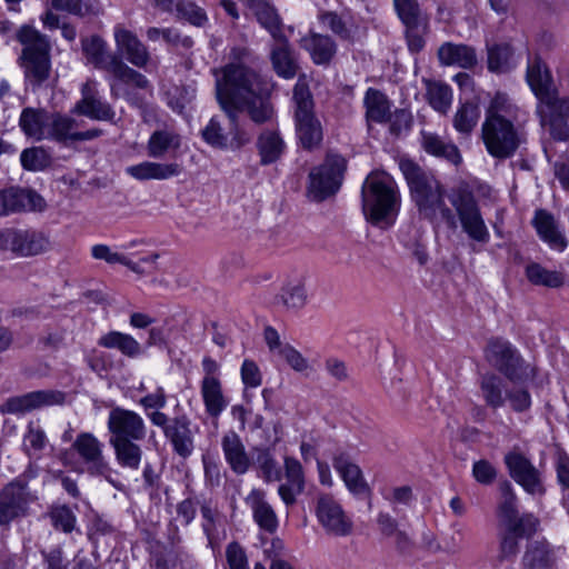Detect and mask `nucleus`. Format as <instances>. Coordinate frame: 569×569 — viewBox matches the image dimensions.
<instances>
[{"instance_id": "69168bd1", "label": "nucleus", "mask_w": 569, "mask_h": 569, "mask_svg": "<svg viewBox=\"0 0 569 569\" xmlns=\"http://www.w3.org/2000/svg\"><path fill=\"white\" fill-rule=\"evenodd\" d=\"M226 558L229 569H249L246 551L236 541L227 546Z\"/></svg>"}, {"instance_id": "a18cd8bd", "label": "nucleus", "mask_w": 569, "mask_h": 569, "mask_svg": "<svg viewBox=\"0 0 569 569\" xmlns=\"http://www.w3.org/2000/svg\"><path fill=\"white\" fill-rule=\"evenodd\" d=\"M250 8H252L259 23L269 31L274 40L284 37L281 19L273 6L264 0H258Z\"/></svg>"}, {"instance_id": "3c124183", "label": "nucleus", "mask_w": 569, "mask_h": 569, "mask_svg": "<svg viewBox=\"0 0 569 569\" xmlns=\"http://www.w3.org/2000/svg\"><path fill=\"white\" fill-rule=\"evenodd\" d=\"M528 280L536 286L558 288L563 283V276L553 270H548L539 263H530L526 268Z\"/></svg>"}, {"instance_id": "680f3d73", "label": "nucleus", "mask_w": 569, "mask_h": 569, "mask_svg": "<svg viewBox=\"0 0 569 569\" xmlns=\"http://www.w3.org/2000/svg\"><path fill=\"white\" fill-rule=\"evenodd\" d=\"M387 121L390 123V132L395 136H400L411 129L413 119L409 110L397 109L393 113L389 112Z\"/></svg>"}, {"instance_id": "37998d69", "label": "nucleus", "mask_w": 569, "mask_h": 569, "mask_svg": "<svg viewBox=\"0 0 569 569\" xmlns=\"http://www.w3.org/2000/svg\"><path fill=\"white\" fill-rule=\"evenodd\" d=\"M366 117L368 121L383 123L390 112V101L387 96L378 89L369 88L363 98Z\"/></svg>"}, {"instance_id": "4d7b16f0", "label": "nucleus", "mask_w": 569, "mask_h": 569, "mask_svg": "<svg viewBox=\"0 0 569 569\" xmlns=\"http://www.w3.org/2000/svg\"><path fill=\"white\" fill-rule=\"evenodd\" d=\"M177 12L197 27H201L208 21L206 11L190 0H178Z\"/></svg>"}, {"instance_id": "7c9ffc66", "label": "nucleus", "mask_w": 569, "mask_h": 569, "mask_svg": "<svg viewBox=\"0 0 569 569\" xmlns=\"http://www.w3.org/2000/svg\"><path fill=\"white\" fill-rule=\"evenodd\" d=\"M221 448L227 463L234 473L243 475L249 470L251 461L237 432H226L221 438Z\"/></svg>"}, {"instance_id": "c03bdc74", "label": "nucleus", "mask_w": 569, "mask_h": 569, "mask_svg": "<svg viewBox=\"0 0 569 569\" xmlns=\"http://www.w3.org/2000/svg\"><path fill=\"white\" fill-rule=\"evenodd\" d=\"M260 162L263 166L276 162L284 151V142L276 131H263L257 140Z\"/></svg>"}, {"instance_id": "412c9836", "label": "nucleus", "mask_w": 569, "mask_h": 569, "mask_svg": "<svg viewBox=\"0 0 569 569\" xmlns=\"http://www.w3.org/2000/svg\"><path fill=\"white\" fill-rule=\"evenodd\" d=\"M72 111L91 120L113 121L116 112L110 103L99 96L97 83L88 80L81 87V99L77 101Z\"/></svg>"}, {"instance_id": "864d4df0", "label": "nucleus", "mask_w": 569, "mask_h": 569, "mask_svg": "<svg viewBox=\"0 0 569 569\" xmlns=\"http://www.w3.org/2000/svg\"><path fill=\"white\" fill-rule=\"evenodd\" d=\"M47 436L37 421H29L23 435V450L28 456L41 452L47 445Z\"/></svg>"}, {"instance_id": "ea45409f", "label": "nucleus", "mask_w": 569, "mask_h": 569, "mask_svg": "<svg viewBox=\"0 0 569 569\" xmlns=\"http://www.w3.org/2000/svg\"><path fill=\"white\" fill-rule=\"evenodd\" d=\"M181 146V137L172 130H156L147 142V152L150 158H163L169 151H176Z\"/></svg>"}, {"instance_id": "4c0bfd02", "label": "nucleus", "mask_w": 569, "mask_h": 569, "mask_svg": "<svg viewBox=\"0 0 569 569\" xmlns=\"http://www.w3.org/2000/svg\"><path fill=\"white\" fill-rule=\"evenodd\" d=\"M553 562V550L546 540L529 543L522 558L527 569H552Z\"/></svg>"}, {"instance_id": "f704fd0d", "label": "nucleus", "mask_w": 569, "mask_h": 569, "mask_svg": "<svg viewBox=\"0 0 569 569\" xmlns=\"http://www.w3.org/2000/svg\"><path fill=\"white\" fill-rule=\"evenodd\" d=\"M438 58L445 66H457L463 69L472 68L477 63L473 48L451 42H446L438 49Z\"/></svg>"}, {"instance_id": "49530a36", "label": "nucleus", "mask_w": 569, "mask_h": 569, "mask_svg": "<svg viewBox=\"0 0 569 569\" xmlns=\"http://www.w3.org/2000/svg\"><path fill=\"white\" fill-rule=\"evenodd\" d=\"M277 302L290 310L301 309L307 302L306 284L301 279L288 281L277 296Z\"/></svg>"}, {"instance_id": "bf43d9fd", "label": "nucleus", "mask_w": 569, "mask_h": 569, "mask_svg": "<svg viewBox=\"0 0 569 569\" xmlns=\"http://www.w3.org/2000/svg\"><path fill=\"white\" fill-rule=\"evenodd\" d=\"M257 465L267 482L280 481L282 478L281 469L276 459L268 450H261L257 457Z\"/></svg>"}, {"instance_id": "0e129e2a", "label": "nucleus", "mask_w": 569, "mask_h": 569, "mask_svg": "<svg viewBox=\"0 0 569 569\" xmlns=\"http://www.w3.org/2000/svg\"><path fill=\"white\" fill-rule=\"evenodd\" d=\"M51 8L57 11H64L77 17H84L90 11L84 0H50Z\"/></svg>"}, {"instance_id": "393cba45", "label": "nucleus", "mask_w": 569, "mask_h": 569, "mask_svg": "<svg viewBox=\"0 0 569 569\" xmlns=\"http://www.w3.org/2000/svg\"><path fill=\"white\" fill-rule=\"evenodd\" d=\"M332 465L349 491L355 495H365L370 491L360 467L349 453L345 451L337 452L332 458Z\"/></svg>"}, {"instance_id": "de8ad7c7", "label": "nucleus", "mask_w": 569, "mask_h": 569, "mask_svg": "<svg viewBox=\"0 0 569 569\" xmlns=\"http://www.w3.org/2000/svg\"><path fill=\"white\" fill-rule=\"evenodd\" d=\"M480 118V109L478 103L472 101H467L461 103L457 109L453 117V128L466 137L470 136V133L476 128Z\"/></svg>"}, {"instance_id": "ddd939ff", "label": "nucleus", "mask_w": 569, "mask_h": 569, "mask_svg": "<svg viewBox=\"0 0 569 569\" xmlns=\"http://www.w3.org/2000/svg\"><path fill=\"white\" fill-rule=\"evenodd\" d=\"M536 112L542 130L550 139L559 142L569 141V96L559 98L557 91L550 103L537 104Z\"/></svg>"}, {"instance_id": "6e6d98bb", "label": "nucleus", "mask_w": 569, "mask_h": 569, "mask_svg": "<svg viewBox=\"0 0 569 569\" xmlns=\"http://www.w3.org/2000/svg\"><path fill=\"white\" fill-rule=\"evenodd\" d=\"M318 20L320 24L327 29L333 32L336 36H338L342 40H348L351 37L350 30L343 21V19L333 11H322L318 14Z\"/></svg>"}, {"instance_id": "cd10ccee", "label": "nucleus", "mask_w": 569, "mask_h": 569, "mask_svg": "<svg viewBox=\"0 0 569 569\" xmlns=\"http://www.w3.org/2000/svg\"><path fill=\"white\" fill-rule=\"evenodd\" d=\"M181 171L182 167L177 162L142 161L126 168V173L139 181L167 180L178 177Z\"/></svg>"}, {"instance_id": "4be33fe9", "label": "nucleus", "mask_w": 569, "mask_h": 569, "mask_svg": "<svg viewBox=\"0 0 569 569\" xmlns=\"http://www.w3.org/2000/svg\"><path fill=\"white\" fill-rule=\"evenodd\" d=\"M44 207L43 198L33 190L17 187L0 190V217L22 211H41Z\"/></svg>"}, {"instance_id": "9b49d317", "label": "nucleus", "mask_w": 569, "mask_h": 569, "mask_svg": "<svg viewBox=\"0 0 569 569\" xmlns=\"http://www.w3.org/2000/svg\"><path fill=\"white\" fill-rule=\"evenodd\" d=\"M485 352L486 359L510 381H522L533 376L532 368L506 340H490Z\"/></svg>"}, {"instance_id": "774afa93", "label": "nucleus", "mask_w": 569, "mask_h": 569, "mask_svg": "<svg viewBox=\"0 0 569 569\" xmlns=\"http://www.w3.org/2000/svg\"><path fill=\"white\" fill-rule=\"evenodd\" d=\"M506 400L509 401L510 407L518 412L529 409L531 398L529 392L522 388H512L506 391Z\"/></svg>"}, {"instance_id": "4468645a", "label": "nucleus", "mask_w": 569, "mask_h": 569, "mask_svg": "<svg viewBox=\"0 0 569 569\" xmlns=\"http://www.w3.org/2000/svg\"><path fill=\"white\" fill-rule=\"evenodd\" d=\"M72 449L87 466L90 475L104 476L114 488L121 489L118 482L107 476L110 467L103 455V443L93 433L80 432L72 443Z\"/></svg>"}, {"instance_id": "338daca9", "label": "nucleus", "mask_w": 569, "mask_h": 569, "mask_svg": "<svg viewBox=\"0 0 569 569\" xmlns=\"http://www.w3.org/2000/svg\"><path fill=\"white\" fill-rule=\"evenodd\" d=\"M472 476L481 485H491L497 478V469L488 460L481 459L473 463Z\"/></svg>"}, {"instance_id": "bb28decb", "label": "nucleus", "mask_w": 569, "mask_h": 569, "mask_svg": "<svg viewBox=\"0 0 569 569\" xmlns=\"http://www.w3.org/2000/svg\"><path fill=\"white\" fill-rule=\"evenodd\" d=\"M114 41L118 50L126 56L131 64L137 68L147 67L150 60V53L133 32L122 26H117L114 28Z\"/></svg>"}, {"instance_id": "8fccbe9b", "label": "nucleus", "mask_w": 569, "mask_h": 569, "mask_svg": "<svg viewBox=\"0 0 569 569\" xmlns=\"http://www.w3.org/2000/svg\"><path fill=\"white\" fill-rule=\"evenodd\" d=\"M426 96L429 104L436 111L447 113L452 101V92L448 84L439 81H428Z\"/></svg>"}, {"instance_id": "09e8293b", "label": "nucleus", "mask_w": 569, "mask_h": 569, "mask_svg": "<svg viewBox=\"0 0 569 569\" xmlns=\"http://www.w3.org/2000/svg\"><path fill=\"white\" fill-rule=\"evenodd\" d=\"M392 1L397 16L406 28L418 27L421 22L428 21V17L422 12L418 0Z\"/></svg>"}, {"instance_id": "423d86ee", "label": "nucleus", "mask_w": 569, "mask_h": 569, "mask_svg": "<svg viewBox=\"0 0 569 569\" xmlns=\"http://www.w3.org/2000/svg\"><path fill=\"white\" fill-rule=\"evenodd\" d=\"M362 211L373 226L388 228L400 208V194L393 179L386 173H371L362 184Z\"/></svg>"}, {"instance_id": "aec40b11", "label": "nucleus", "mask_w": 569, "mask_h": 569, "mask_svg": "<svg viewBox=\"0 0 569 569\" xmlns=\"http://www.w3.org/2000/svg\"><path fill=\"white\" fill-rule=\"evenodd\" d=\"M30 493L26 485L10 482L0 491V526L9 525L28 513Z\"/></svg>"}, {"instance_id": "2eb2a0df", "label": "nucleus", "mask_w": 569, "mask_h": 569, "mask_svg": "<svg viewBox=\"0 0 569 569\" xmlns=\"http://www.w3.org/2000/svg\"><path fill=\"white\" fill-rule=\"evenodd\" d=\"M108 430L110 441L143 440L147 435V426L143 418L136 411L114 407L108 416Z\"/></svg>"}, {"instance_id": "dca6fc26", "label": "nucleus", "mask_w": 569, "mask_h": 569, "mask_svg": "<svg viewBox=\"0 0 569 569\" xmlns=\"http://www.w3.org/2000/svg\"><path fill=\"white\" fill-rule=\"evenodd\" d=\"M503 461L510 477L530 495H542L545 492L540 471L519 450L509 451Z\"/></svg>"}, {"instance_id": "1a4fd4ad", "label": "nucleus", "mask_w": 569, "mask_h": 569, "mask_svg": "<svg viewBox=\"0 0 569 569\" xmlns=\"http://www.w3.org/2000/svg\"><path fill=\"white\" fill-rule=\"evenodd\" d=\"M48 233L34 228L0 229V251L10 252L18 258H32L51 250Z\"/></svg>"}, {"instance_id": "603ef678", "label": "nucleus", "mask_w": 569, "mask_h": 569, "mask_svg": "<svg viewBox=\"0 0 569 569\" xmlns=\"http://www.w3.org/2000/svg\"><path fill=\"white\" fill-rule=\"evenodd\" d=\"M513 50L508 43H498L488 48V69L506 72L512 67Z\"/></svg>"}, {"instance_id": "72a5a7b5", "label": "nucleus", "mask_w": 569, "mask_h": 569, "mask_svg": "<svg viewBox=\"0 0 569 569\" xmlns=\"http://www.w3.org/2000/svg\"><path fill=\"white\" fill-rule=\"evenodd\" d=\"M532 223L539 237L550 247L558 250H563L567 247V240L558 230L552 214L542 209L537 210Z\"/></svg>"}, {"instance_id": "5701e85b", "label": "nucleus", "mask_w": 569, "mask_h": 569, "mask_svg": "<svg viewBox=\"0 0 569 569\" xmlns=\"http://www.w3.org/2000/svg\"><path fill=\"white\" fill-rule=\"evenodd\" d=\"M526 80L538 99V104L550 103L558 91L553 84L550 71L539 57L529 59Z\"/></svg>"}, {"instance_id": "f3484780", "label": "nucleus", "mask_w": 569, "mask_h": 569, "mask_svg": "<svg viewBox=\"0 0 569 569\" xmlns=\"http://www.w3.org/2000/svg\"><path fill=\"white\" fill-rule=\"evenodd\" d=\"M316 515L325 530L337 537L351 533L353 523L333 497L323 495L317 500Z\"/></svg>"}, {"instance_id": "9d476101", "label": "nucleus", "mask_w": 569, "mask_h": 569, "mask_svg": "<svg viewBox=\"0 0 569 569\" xmlns=\"http://www.w3.org/2000/svg\"><path fill=\"white\" fill-rule=\"evenodd\" d=\"M346 160L339 154L328 153L322 164L309 174L308 192L312 200L322 201L335 194L343 179Z\"/></svg>"}, {"instance_id": "79ce46f5", "label": "nucleus", "mask_w": 569, "mask_h": 569, "mask_svg": "<svg viewBox=\"0 0 569 569\" xmlns=\"http://www.w3.org/2000/svg\"><path fill=\"white\" fill-rule=\"evenodd\" d=\"M481 397L486 405L491 409L501 408L506 402V391L503 381L493 373L482 375L479 381Z\"/></svg>"}, {"instance_id": "13d9d810", "label": "nucleus", "mask_w": 569, "mask_h": 569, "mask_svg": "<svg viewBox=\"0 0 569 569\" xmlns=\"http://www.w3.org/2000/svg\"><path fill=\"white\" fill-rule=\"evenodd\" d=\"M203 140L219 149H227L228 136L224 134L223 128L217 118H211L208 124L201 131Z\"/></svg>"}, {"instance_id": "473e14b6", "label": "nucleus", "mask_w": 569, "mask_h": 569, "mask_svg": "<svg viewBox=\"0 0 569 569\" xmlns=\"http://www.w3.org/2000/svg\"><path fill=\"white\" fill-rule=\"evenodd\" d=\"M98 345L107 349H116L128 358H138L143 353L141 343L129 333L109 331L98 339Z\"/></svg>"}, {"instance_id": "6e6552de", "label": "nucleus", "mask_w": 569, "mask_h": 569, "mask_svg": "<svg viewBox=\"0 0 569 569\" xmlns=\"http://www.w3.org/2000/svg\"><path fill=\"white\" fill-rule=\"evenodd\" d=\"M296 104L295 120L297 137L301 146L311 150L322 141V127L313 112V99L307 82L299 79L293 88Z\"/></svg>"}, {"instance_id": "a211bd4d", "label": "nucleus", "mask_w": 569, "mask_h": 569, "mask_svg": "<svg viewBox=\"0 0 569 569\" xmlns=\"http://www.w3.org/2000/svg\"><path fill=\"white\" fill-rule=\"evenodd\" d=\"M80 126L81 122L71 117L60 113H50L46 139L66 143L68 141H89L102 134V130L98 128L80 131Z\"/></svg>"}, {"instance_id": "c9c22d12", "label": "nucleus", "mask_w": 569, "mask_h": 569, "mask_svg": "<svg viewBox=\"0 0 569 569\" xmlns=\"http://www.w3.org/2000/svg\"><path fill=\"white\" fill-rule=\"evenodd\" d=\"M421 144L423 150L429 154L443 158L456 166L461 162V154L457 146L451 142H446L436 133L422 131Z\"/></svg>"}, {"instance_id": "b1692460", "label": "nucleus", "mask_w": 569, "mask_h": 569, "mask_svg": "<svg viewBox=\"0 0 569 569\" xmlns=\"http://www.w3.org/2000/svg\"><path fill=\"white\" fill-rule=\"evenodd\" d=\"M244 502L250 508L254 522L262 531L273 535L278 530V516L272 506L267 501L263 490L252 489L244 498Z\"/></svg>"}, {"instance_id": "a19ab883", "label": "nucleus", "mask_w": 569, "mask_h": 569, "mask_svg": "<svg viewBox=\"0 0 569 569\" xmlns=\"http://www.w3.org/2000/svg\"><path fill=\"white\" fill-rule=\"evenodd\" d=\"M140 440H119L110 441L113 448L117 463L130 470H138L142 461V448L138 443Z\"/></svg>"}, {"instance_id": "0eeeda50", "label": "nucleus", "mask_w": 569, "mask_h": 569, "mask_svg": "<svg viewBox=\"0 0 569 569\" xmlns=\"http://www.w3.org/2000/svg\"><path fill=\"white\" fill-rule=\"evenodd\" d=\"M17 39L23 46L20 64L24 78L32 87H39L50 77L51 43L47 36L29 26L20 28Z\"/></svg>"}, {"instance_id": "e2e57ef3", "label": "nucleus", "mask_w": 569, "mask_h": 569, "mask_svg": "<svg viewBox=\"0 0 569 569\" xmlns=\"http://www.w3.org/2000/svg\"><path fill=\"white\" fill-rule=\"evenodd\" d=\"M279 356L297 372H305L310 369L309 361L290 345H284Z\"/></svg>"}, {"instance_id": "5fc2aeb1", "label": "nucleus", "mask_w": 569, "mask_h": 569, "mask_svg": "<svg viewBox=\"0 0 569 569\" xmlns=\"http://www.w3.org/2000/svg\"><path fill=\"white\" fill-rule=\"evenodd\" d=\"M49 517L51 519L52 526L57 530L70 533L76 527V515L69 507L64 505L52 507L49 512Z\"/></svg>"}, {"instance_id": "2f4dec72", "label": "nucleus", "mask_w": 569, "mask_h": 569, "mask_svg": "<svg viewBox=\"0 0 569 569\" xmlns=\"http://www.w3.org/2000/svg\"><path fill=\"white\" fill-rule=\"evenodd\" d=\"M270 52V59L274 72L284 79H292L298 71V63L292 54L289 42L286 37L276 39Z\"/></svg>"}, {"instance_id": "052dcab7", "label": "nucleus", "mask_w": 569, "mask_h": 569, "mask_svg": "<svg viewBox=\"0 0 569 569\" xmlns=\"http://www.w3.org/2000/svg\"><path fill=\"white\" fill-rule=\"evenodd\" d=\"M21 164L24 169L38 171L48 164V156L41 148H29L22 151L20 156Z\"/></svg>"}, {"instance_id": "c756f323", "label": "nucleus", "mask_w": 569, "mask_h": 569, "mask_svg": "<svg viewBox=\"0 0 569 569\" xmlns=\"http://www.w3.org/2000/svg\"><path fill=\"white\" fill-rule=\"evenodd\" d=\"M300 47L310 54L312 62L318 66L329 64L337 52V43L331 37L313 31L301 38Z\"/></svg>"}, {"instance_id": "7ed1b4c3", "label": "nucleus", "mask_w": 569, "mask_h": 569, "mask_svg": "<svg viewBox=\"0 0 569 569\" xmlns=\"http://www.w3.org/2000/svg\"><path fill=\"white\" fill-rule=\"evenodd\" d=\"M82 50L88 60L97 69L107 72V80L110 86V94L117 99L126 98L132 102L133 97L129 90L122 86H129L137 89H149V80L139 71L132 69L123 62L121 57L107 50V43L98 36L82 40Z\"/></svg>"}, {"instance_id": "e433bc0d", "label": "nucleus", "mask_w": 569, "mask_h": 569, "mask_svg": "<svg viewBox=\"0 0 569 569\" xmlns=\"http://www.w3.org/2000/svg\"><path fill=\"white\" fill-rule=\"evenodd\" d=\"M49 116L43 109L26 108L19 119L20 128L28 137L43 140L47 137Z\"/></svg>"}, {"instance_id": "f03ea898", "label": "nucleus", "mask_w": 569, "mask_h": 569, "mask_svg": "<svg viewBox=\"0 0 569 569\" xmlns=\"http://www.w3.org/2000/svg\"><path fill=\"white\" fill-rule=\"evenodd\" d=\"M520 113V109L505 93L497 92L490 100L481 126V137L492 157L509 158L519 148L522 141Z\"/></svg>"}, {"instance_id": "f257e3e1", "label": "nucleus", "mask_w": 569, "mask_h": 569, "mask_svg": "<svg viewBox=\"0 0 569 569\" xmlns=\"http://www.w3.org/2000/svg\"><path fill=\"white\" fill-rule=\"evenodd\" d=\"M213 74L218 104L231 123L227 149L238 150L251 140L250 134L239 127L240 116L246 114L257 124L272 118L271 84L261 74L258 58L247 47H233L229 62L214 69Z\"/></svg>"}, {"instance_id": "20e7f679", "label": "nucleus", "mask_w": 569, "mask_h": 569, "mask_svg": "<svg viewBox=\"0 0 569 569\" xmlns=\"http://www.w3.org/2000/svg\"><path fill=\"white\" fill-rule=\"evenodd\" d=\"M399 166L419 216L430 222L441 219L455 226L453 213L445 201V189L436 177L409 159H402Z\"/></svg>"}, {"instance_id": "c85d7f7f", "label": "nucleus", "mask_w": 569, "mask_h": 569, "mask_svg": "<svg viewBox=\"0 0 569 569\" xmlns=\"http://www.w3.org/2000/svg\"><path fill=\"white\" fill-rule=\"evenodd\" d=\"M187 416L174 417L166 428L164 436L172 445L173 451L182 457H189L193 451V436Z\"/></svg>"}, {"instance_id": "39448f33", "label": "nucleus", "mask_w": 569, "mask_h": 569, "mask_svg": "<svg viewBox=\"0 0 569 569\" xmlns=\"http://www.w3.org/2000/svg\"><path fill=\"white\" fill-rule=\"evenodd\" d=\"M500 501L497 516L501 527L500 560L513 559L519 552V541L530 539L538 530L539 520L532 513L519 515L517 496L509 481L499 485Z\"/></svg>"}, {"instance_id": "a878e982", "label": "nucleus", "mask_w": 569, "mask_h": 569, "mask_svg": "<svg viewBox=\"0 0 569 569\" xmlns=\"http://www.w3.org/2000/svg\"><path fill=\"white\" fill-rule=\"evenodd\" d=\"M283 467L286 482L279 486L278 493L287 506H292L297 496L305 490V471L300 461L289 456L284 457Z\"/></svg>"}, {"instance_id": "6ab92c4d", "label": "nucleus", "mask_w": 569, "mask_h": 569, "mask_svg": "<svg viewBox=\"0 0 569 569\" xmlns=\"http://www.w3.org/2000/svg\"><path fill=\"white\" fill-rule=\"evenodd\" d=\"M66 396L58 390H37L9 398L2 406V413L23 415L43 407L62 405Z\"/></svg>"}, {"instance_id": "f8f14e48", "label": "nucleus", "mask_w": 569, "mask_h": 569, "mask_svg": "<svg viewBox=\"0 0 569 569\" xmlns=\"http://www.w3.org/2000/svg\"><path fill=\"white\" fill-rule=\"evenodd\" d=\"M450 201L468 237L477 242H488L490 233L473 194L466 190H459L450 198Z\"/></svg>"}, {"instance_id": "58836bf2", "label": "nucleus", "mask_w": 569, "mask_h": 569, "mask_svg": "<svg viewBox=\"0 0 569 569\" xmlns=\"http://www.w3.org/2000/svg\"><path fill=\"white\" fill-rule=\"evenodd\" d=\"M201 397L206 411L210 417H219L228 406L220 379H202Z\"/></svg>"}]
</instances>
